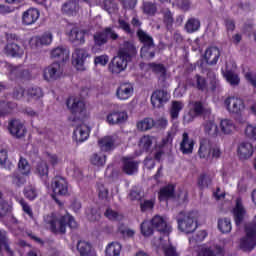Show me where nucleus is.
Wrapping results in <instances>:
<instances>
[{
	"label": "nucleus",
	"mask_w": 256,
	"mask_h": 256,
	"mask_svg": "<svg viewBox=\"0 0 256 256\" xmlns=\"http://www.w3.org/2000/svg\"><path fill=\"white\" fill-rule=\"evenodd\" d=\"M7 159H8L7 150H1L0 151V165H1V167H4V169L11 170V167H13V164H8L7 167L5 166V165H7Z\"/></svg>",
	"instance_id": "13d9d810"
},
{
	"label": "nucleus",
	"mask_w": 256,
	"mask_h": 256,
	"mask_svg": "<svg viewBox=\"0 0 256 256\" xmlns=\"http://www.w3.org/2000/svg\"><path fill=\"white\" fill-rule=\"evenodd\" d=\"M77 251L80 253V256H93V246L87 241H78Z\"/></svg>",
	"instance_id": "473e14b6"
},
{
	"label": "nucleus",
	"mask_w": 256,
	"mask_h": 256,
	"mask_svg": "<svg viewBox=\"0 0 256 256\" xmlns=\"http://www.w3.org/2000/svg\"><path fill=\"white\" fill-rule=\"evenodd\" d=\"M138 131H149L155 127V120L153 118H144L137 122Z\"/></svg>",
	"instance_id": "c9c22d12"
},
{
	"label": "nucleus",
	"mask_w": 256,
	"mask_h": 256,
	"mask_svg": "<svg viewBox=\"0 0 256 256\" xmlns=\"http://www.w3.org/2000/svg\"><path fill=\"white\" fill-rule=\"evenodd\" d=\"M153 143H157V139H155V137L144 135L142 138H140L139 148L142 149V151H149Z\"/></svg>",
	"instance_id": "72a5a7b5"
},
{
	"label": "nucleus",
	"mask_w": 256,
	"mask_h": 256,
	"mask_svg": "<svg viewBox=\"0 0 256 256\" xmlns=\"http://www.w3.org/2000/svg\"><path fill=\"white\" fill-rule=\"evenodd\" d=\"M129 119V115L126 111L111 110L106 115V123L108 125H121Z\"/></svg>",
	"instance_id": "9b49d317"
},
{
	"label": "nucleus",
	"mask_w": 256,
	"mask_h": 256,
	"mask_svg": "<svg viewBox=\"0 0 256 256\" xmlns=\"http://www.w3.org/2000/svg\"><path fill=\"white\" fill-rule=\"evenodd\" d=\"M218 229L221 233H231V219L222 218L218 220Z\"/></svg>",
	"instance_id": "79ce46f5"
},
{
	"label": "nucleus",
	"mask_w": 256,
	"mask_h": 256,
	"mask_svg": "<svg viewBox=\"0 0 256 256\" xmlns=\"http://www.w3.org/2000/svg\"><path fill=\"white\" fill-rule=\"evenodd\" d=\"M53 43V34L46 32L42 36H34L30 39L29 45L31 49H39L43 45H51Z\"/></svg>",
	"instance_id": "ddd939ff"
},
{
	"label": "nucleus",
	"mask_w": 256,
	"mask_h": 256,
	"mask_svg": "<svg viewBox=\"0 0 256 256\" xmlns=\"http://www.w3.org/2000/svg\"><path fill=\"white\" fill-rule=\"evenodd\" d=\"M104 216L106 219H109V221H123V214H119V212L108 208L105 212H104Z\"/></svg>",
	"instance_id": "a18cd8bd"
},
{
	"label": "nucleus",
	"mask_w": 256,
	"mask_h": 256,
	"mask_svg": "<svg viewBox=\"0 0 256 256\" xmlns=\"http://www.w3.org/2000/svg\"><path fill=\"white\" fill-rule=\"evenodd\" d=\"M219 57H221V51H219L217 47H209L204 53V59L208 65H216L219 61Z\"/></svg>",
	"instance_id": "cd10ccee"
},
{
	"label": "nucleus",
	"mask_w": 256,
	"mask_h": 256,
	"mask_svg": "<svg viewBox=\"0 0 256 256\" xmlns=\"http://www.w3.org/2000/svg\"><path fill=\"white\" fill-rule=\"evenodd\" d=\"M155 207V201L154 200H145L144 202L140 203V209L142 213H145V211H149Z\"/></svg>",
	"instance_id": "e2e57ef3"
},
{
	"label": "nucleus",
	"mask_w": 256,
	"mask_h": 256,
	"mask_svg": "<svg viewBox=\"0 0 256 256\" xmlns=\"http://www.w3.org/2000/svg\"><path fill=\"white\" fill-rule=\"evenodd\" d=\"M149 66L152 69V71H154L155 73H158L161 77H165L167 73V70H165V66L161 64H155V63H151Z\"/></svg>",
	"instance_id": "4d7b16f0"
},
{
	"label": "nucleus",
	"mask_w": 256,
	"mask_h": 256,
	"mask_svg": "<svg viewBox=\"0 0 256 256\" xmlns=\"http://www.w3.org/2000/svg\"><path fill=\"white\" fill-rule=\"evenodd\" d=\"M69 53V49L66 47L58 46L51 50L50 57L59 63H65V61H69Z\"/></svg>",
	"instance_id": "4be33fe9"
},
{
	"label": "nucleus",
	"mask_w": 256,
	"mask_h": 256,
	"mask_svg": "<svg viewBox=\"0 0 256 256\" xmlns=\"http://www.w3.org/2000/svg\"><path fill=\"white\" fill-rule=\"evenodd\" d=\"M177 223L178 229H180L182 233H194L197 229V212L190 211L187 214L180 212Z\"/></svg>",
	"instance_id": "7ed1b4c3"
},
{
	"label": "nucleus",
	"mask_w": 256,
	"mask_h": 256,
	"mask_svg": "<svg viewBox=\"0 0 256 256\" xmlns=\"http://www.w3.org/2000/svg\"><path fill=\"white\" fill-rule=\"evenodd\" d=\"M67 107L78 119H83L86 115L85 101L81 97L71 96L67 100Z\"/></svg>",
	"instance_id": "0eeeda50"
},
{
	"label": "nucleus",
	"mask_w": 256,
	"mask_h": 256,
	"mask_svg": "<svg viewBox=\"0 0 256 256\" xmlns=\"http://www.w3.org/2000/svg\"><path fill=\"white\" fill-rule=\"evenodd\" d=\"M246 213L247 212L245 211V208L243 207L241 200L237 199L236 206L233 209V215H234V221H235L236 227H239L243 223Z\"/></svg>",
	"instance_id": "c85d7f7f"
},
{
	"label": "nucleus",
	"mask_w": 256,
	"mask_h": 256,
	"mask_svg": "<svg viewBox=\"0 0 256 256\" xmlns=\"http://www.w3.org/2000/svg\"><path fill=\"white\" fill-rule=\"evenodd\" d=\"M121 249L119 242H111L105 249L106 256H119L121 255Z\"/></svg>",
	"instance_id": "e433bc0d"
},
{
	"label": "nucleus",
	"mask_w": 256,
	"mask_h": 256,
	"mask_svg": "<svg viewBox=\"0 0 256 256\" xmlns=\"http://www.w3.org/2000/svg\"><path fill=\"white\" fill-rule=\"evenodd\" d=\"M143 11L146 15H155L157 13V6L151 2H145L143 4Z\"/></svg>",
	"instance_id": "5fc2aeb1"
},
{
	"label": "nucleus",
	"mask_w": 256,
	"mask_h": 256,
	"mask_svg": "<svg viewBox=\"0 0 256 256\" xmlns=\"http://www.w3.org/2000/svg\"><path fill=\"white\" fill-rule=\"evenodd\" d=\"M8 130L13 137H17V139H21V137H25L27 134V128H25V124L21 120H11L8 123Z\"/></svg>",
	"instance_id": "4468645a"
},
{
	"label": "nucleus",
	"mask_w": 256,
	"mask_h": 256,
	"mask_svg": "<svg viewBox=\"0 0 256 256\" xmlns=\"http://www.w3.org/2000/svg\"><path fill=\"white\" fill-rule=\"evenodd\" d=\"M63 76V68L59 62H54L46 67L43 71L45 81H57Z\"/></svg>",
	"instance_id": "6e6552de"
},
{
	"label": "nucleus",
	"mask_w": 256,
	"mask_h": 256,
	"mask_svg": "<svg viewBox=\"0 0 256 256\" xmlns=\"http://www.w3.org/2000/svg\"><path fill=\"white\" fill-rule=\"evenodd\" d=\"M160 202L165 201L169 203L172 201L177 205H183L189 201V194L187 193H160L158 196Z\"/></svg>",
	"instance_id": "1a4fd4ad"
},
{
	"label": "nucleus",
	"mask_w": 256,
	"mask_h": 256,
	"mask_svg": "<svg viewBox=\"0 0 256 256\" xmlns=\"http://www.w3.org/2000/svg\"><path fill=\"white\" fill-rule=\"evenodd\" d=\"M208 79H210L211 91H215V89H217V87L219 86V80H217V75H215V72H209Z\"/></svg>",
	"instance_id": "052dcab7"
},
{
	"label": "nucleus",
	"mask_w": 256,
	"mask_h": 256,
	"mask_svg": "<svg viewBox=\"0 0 256 256\" xmlns=\"http://www.w3.org/2000/svg\"><path fill=\"white\" fill-rule=\"evenodd\" d=\"M98 145L102 153H109L115 149L116 145H119V138L117 136H105L98 141Z\"/></svg>",
	"instance_id": "f3484780"
},
{
	"label": "nucleus",
	"mask_w": 256,
	"mask_h": 256,
	"mask_svg": "<svg viewBox=\"0 0 256 256\" xmlns=\"http://www.w3.org/2000/svg\"><path fill=\"white\" fill-rule=\"evenodd\" d=\"M135 93V88L133 84L129 82L121 83L116 90V97L119 101H129Z\"/></svg>",
	"instance_id": "9d476101"
},
{
	"label": "nucleus",
	"mask_w": 256,
	"mask_h": 256,
	"mask_svg": "<svg viewBox=\"0 0 256 256\" xmlns=\"http://www.w3.org/2000/svg\"><path fill=\"white\" fill-rule=\"evenodd\" d=\"M51 190L53 193H67L69 191V183L61 176H56L52 180Z\"/></svg>",
	"instance_id": "412c9836"
},
{
	"label": "nucleus",
	"mask_w": 256,
	"mask_h": 256,
	"mask_svg": "<svg viewBox=\"0 0 256 256\" xmlns=\"http://www.w3.org/2000/svg\"><path fill=\"white\" fill-rule=\"evenodd\" d=\"M3 247L9 256H14L13 250L9 246V239L5 234H0V252L3 251Z\"/></svg>",
	"instance_id": "c03bdc74"
},
{
	"label": "nucleus",
	"mask_w": 256,
	"mask_h": 256,
	"mask_svg": "<svg viewBox=\"0 0 256 256\" xmlns=\"http://www.w3.org/2000/svg\"><path fill=\"white\" fill-rule=\"evenodd\" d=\"M18 169L22 175H29L31 173V166L29 165V162H27L26 159L20 158L18 162Z\"/></svg>",
	"instance_id": "8fccbe9b"
},
{
	"label": "nucleus",
	"mask_w": 256,
	"mask_h": 256,
	"mask_svg": "<svg viewBox=\"0 0 256 256\" xmlns=\"http://www.w3.org/2000/svg\"><path fill=\"white\" fill-rule=\"evenodd\" d=\"M35 173L39 175V177H47L49 175V166L47 165V161L40 160L37 162L35 166Z\"/></svg>",
	"instance_id": "4c0bfd02"
},
{
	"label": "nucleus",
	"mask_w": 256,
	"mask_h": 256,
	"mask_svg": "<svg viewBox=\"0 0 256 256\" xmlns=\"http://www.w3.org/2000/svg\"><path fill=\"white\" fill-rule=\"evenodd\" d=\"M45 224L50 226L51 233L57 235V233H61V235H65L67 233V227L70 229H77V221L71 215L61 216L59 219L52 215H47L44 218Z\"/></svg>",
	"instance_id": "f03ea898"
},
{
	"label": "nucleus",
	"mask_w": 256,
	"mask_h": 256,
	"mask_svg": "<svg viewBox=\"0 0 256 256\" xmlns=\"http://www.w3.org/2000/svg\"><path fill=\"white\" fill-rule=\"evenodd\" d=\"M201 128L208 137H217L219 135V126H217L213 117L205 119Z\"/></svg>",
	"instance_id": "6ab92c4d"
},
{
	"label": "nucleus",
	"mask_w": 256,
	"mask_h": 256,
	"mask_svg": "<svg viewBox=\"0 0 256 256\" xmlns=\"http://www.w3.org/2000/svg\"><path fill=\"white\" fill-rule=\"evenodd\" d=\"M224 107L230 115L241 116L245 113L247 105H245V100L239 96H228L224 100Z\"/></svg>",
	"instance_id": "20e7f679"
},
{
	"label": "nucleus",
	"mask_w": 256,
	"mask_h": 256,
	"mask_svg": "<svg viewBox=\"0 0 256 256\" xmlns=\"http://www.w3.org/2000/svg\"><path fill=\"white\" fill-rule=\"evenodd\" d=\"M164 255L165 256H179V253H177V248H175V246L169 245L164 248Z\"/></svg>",
	"instance_id": "774afa93"
},
{
	"label": "nucleus",
	"mask_w": 256,
	"mask_h": 256,
	"mask_svg": "<svg viewBox=\"0 0 256 256\" xmlns=\"http://www.w3.org/2000/svg\"><path fill=\"white\" fill-rule=\"evenodd\" d=\"M195 81L196 87H198V89H200L201 91H205V89H207V82L205 81V78L196 75Z\"/></svg>",
	"instance_id": "0e129e2a"
},
{
	"label": "nucleus",
	"mask_w": 256,
	"mask_h": 256,
	"mask_svg": "<svg viewBox=\"0 0 256 256\" xmlns=\"http://www.w3.org/2000/svg\"><path fill=\"white\" fill-rule=\"evenodd\" d=\"M4 53H6L8 57H23V55H25V49L15 42H8L4 48Z\"/></svg>",
	"instance_id": "bb28decb"
},
{
	"label": "nucleus",
	"mask_w": 256,
	"mask_h": 256,
	"mask_svg": "<svg viewBox=\"0 0 256 256\" xmlns=\"http://www.w3.org/2000/svg\"><path fill=\"white\" fill-rule=\"evenodd\" d=\"M154 229L153 225H151V221L149 222L148 220H144L140 225V231L144 237H151L154 233Z\"/></svg>",
	"instance_id": "a19ab883"
},
{
	"label": "nucleus",
	"mask_w": 256,
	"mask_h": 256,
	"mask_svg": "<svg viewBox=\"0 0 256 256\" xmlns=\"http://www.w3.org/2000/svg\"><path fill=\"white\" fill-rule=\"evenodd\" d=\"M220 128L224 135H231L235 131V123L233 120L224 119L220 122Z\"/></svg>",
	"instance_id": "58836bf2"
},
{
	"label": "nucleus",
	"mask_w": 256,
	"mask_h": 256,
	"mask_svg": "<svg viewBox=\"0 0 256 256\" xmlns=\"http://www.w3.org/2000/svg\"><path fill=\"white\" fill-rule=\"evenodd\" d=\"M9 213V203L3 199V193H0V217H5Z\"/></svg>",
	"instance_id": "864d4df0"
},
{
	"label": "nucleus",
	"mask_w": 256,
	"mask_h": 256,
	"mask_svg": "<svg viewBox=\"0 0 256 256\" xmlns=\"http://www.w3.org/2000/svg\"><path fill=\"white\" fill-rule=\"evenodd\" d=\"M201 27V22L197 18H190L185 24V29L187 33H195V31H199Z\"/></svg>",
	"instance_id": "ea45409f"
},
{
	"label": "nucleus",
	"mask_w": 256,
	"mask_h": 256,
	"mask_svg": "<svg viewBox=\"0 0 256 256\" xmlns=\"http://www.w3.org/2000/svg\"><path fill=\"white\" fill-rule=\"evenodd\" d=\"M39 10L36 8H30L23 12L22 14V23L23 25H34V23H37V20L39 19Z\"/></svg>",
	"instance_id": "a878e982"
},
{
	"label": "nucleus",
	"mask_w": 256,
	"mask_h": 256,
	"mask_svg": "<svg viewBox=\"0 0 256 256\" xmlns=\"http://www.w3.org/2000/svg\"><path fill=\"white\" fill-rule=\"evenodd\" d=\"M221 148L217 145H212L209 139L200 140V147L198 150V155L200 159H208L211 155L212 159H219L221 157Z\"/></svg>",
	"instance_id": "39448f33"
},
{
	"label": "nucleus",
	"mask_w": 256,
	"mask_h": 256,
	"mask_svg": "<svg viewBox=\"0 0 256 256\" xmlns=\"http://www.w3.org/2000/svg\"><path fill=\"white\" fill-rule=\"evenodd\" d=\"M89 57V52L85 49H76L72 54V65H74L77 71H83L85 69V59Z\"/></svg>",
	"instance_id": "f8f14e48"
},
{
	"label": "nucleus",
	"mask_w": 256,
	"mask_h": 256,
	"mask_svg": "<svg viewBox=\"0 0 256 256\" xmlns=\"http://www.w3.org/2000/svg\"><path fill=\"white\" fill-rule=\"evenodd\" d=\"M136 54L137 48H135V45L132 44V42H124L123 47H121L118 52V55L111 60L108 66L110 73L113 75L123 73V71L127 69V63H129L131 57Z\"/></svg>",
	"instance_id": "f257e3e1"
},
{
	"label": "nucleus",
	"mask_w": 256,
	"mask_h": 256,
	"mask_svg": "<svg viewBox=\"0 0 256 256\" xmlns=\"http://www.w3.org/2000/svg\"><path fill=\"white\" fill-rule=\"evenodd\" d=\"M27 95L31 99H39L43 97V92L41 91V88H30L28 89Z\"/></svg>",
	"instance_id": "bf43d9fd"
},
{
	"label": "nucleus",
	"mask_w": 256,
	"mask_h": 256,
	"mask_svg": "<svg viewBox=\"0 0 256 256\" xmlns=\"http://www.w3.org/2000/svg\"><path fill=\"white\" fill-rule=\"evenodd\" d=\"M209 185H211V177L202 174L198 178V186L200 187V189H205V187H209Z\"/></svg>",
	"instance_id": "6e6d98bb"
},
{
	"label": "nucleus",
	"mask_w": 256,
	"mask_h": 256,
	"mask_svg": "<svg viewBox=\"0 0 256 256\" xmlns=\"http://www.w3.org/2000/svg\"><path fill=\"white\" fill-rule=\"evenodd\" d=\"M211 113V109L209 108H204L203 104L201 102H194L193 107L191 110V113H193V116L188 115L184 116V122L185 123H191L197 115H203V113Z\"/></svg>",
	"instance_id": "393cba45"
},
{
	"label": "nucleus",
	"mask_w": 256,
	"mask_h": 256,
	"mask_svg": "<svg viewBox=\"0 0 256 256\" xmlns=\"http://www.w3.org/2000/svg\"><path fill=\"white\" fill-rule=\"evenodd\" d=\"M107 34L105 32H96L94 34V43L97 47H102V45H105L107 43Z\"/></svg>",
	"instance_id": "3c124183"
},
{
	"label": "nucleus",
	"mask_w": 256,
	"mask_h": 256,
	"mask_svg": "<svg viewBox=\"0 0 256 256\" xmlns=\"http://www.w3.org/2000/svg\"><path fill=\"white\" fill-rule=\"evenodd\" d=\"M222 75L226 79L227 83L231 85V87H237V85L241 83L239 75H237L235 71L229 70V65H226V70L222 69Z\"/></svg>",
	"instance_id": "c756f323"
},
{
	"label": "nucleus",
	"mask_w": 256,
	"mask_h": 256,
	"mask_svg": "<svg viewBox=\"0 0 256 256\" xmlns=\"http://www.w3.org/2000/svg\"><path fill=\"white\" fill-rule=\"evenodd\" d=\"M46 161L50 163V165L55 167V165H59L61 160L59 159V156H57L56 154H47Z\"/></svg>",
	"instance_id": "69168bd1"
},
{
	"label": "nucleus",
	"mask_w": 256,
	"mask_h": 256,
	"mask_svg": "<svg viewBox=\"0 0 256 256\" xmlns=\"http://www.w3.org/2000/svg\"><path fill=\"white\" fill-rule=\"evenodd\" d=\"M253 153H255V149L253 148V144L249 141L241 142L237 148V155L240 161H248L253 157Z\"/></svg>",
	"instance_id": "dca6fc26"
},
{
	"label": "nucleus",
	"mask_w": 256,
	"mask_h": 256,
	"mask_svg": "<svg viewBox=\"0 0 256 256\" xmlns=\"http://www.w3.org/2000/svg\"><path fill=\"white\" fill-rule=\"evenodd\" d=\"M68 31H70L68 33L70 41H72L73 43H79L80 45L85 43V32L79 31L74 26H69Z\"/></svg>",
	"instance_id": "7c9ffc66"
},
{
	"label": "nucleus",
	"mask_w": 256,
	"mask_h": 256,
	"mask_svg": "<svg viewBox=\"0 0 256 256\" xmlns=\"http://www.w3.org/2000/svg\"><path fill=\"white\" fill-rule=\"evenodd\" d=\"M107 63H109V56L107 54L96 56L94 58L95 67H106Z\"/></svg>",
	"instance_id": "603ef678"
},
{
	"label": "nucleus",
	"mask_w": 256,
	"mask_h": 256,
	"mask_svg": "<svg viewBox=\"0 0 256 256\" xmlns=\"http://www.w3.org/2000/svg\"><path fill=\"white\" fill-rule=\"evenodd\" d=\"M123 171L126 175H135L139 171V163L133 160V158H124Z\"/></svg>",
	"instance_id": "2f4dec72"
},
{
	"label": "nucleus",
	"mask_w": 256,
	"mask_h": 256,
	"mask_svg": "<svg viewBox=\"0 0 256 256\" xmlns=\"http://www.w3.org/2000/svg\"><path fill=\"white\" fill-rule=\"evenodd\" d=\"M183 107H185V105L181 101L172 102V107L170 110V115L172 119H177V117H179V113H181V111L183 110Z\"/></svg>",
	"instance_id": "37998d69"
},
{
	"label": "nucleus",
	"mask_w": 256,
	"mask_h": 256,
	"mask_svg": "<svg viewBox=\"0 0 256 256\" xmlns=\"http://www.w3.org/2000/svg\"><path fill=\"white\" fill-rule=\"evenodd\" d=\"M169 101V93L165 90H156L151 95V103L153 107H161L164 103Z\"/></svg>",
	"instance_id": "5701e85b"
},
{
	"label": "nucleus",
	"mask_w": 256,
	"mask_h": 256,
	"mask_svg": "<svg viewBox=\"0 0 256 256\" xmlns=\"http://www.w3.org/2000/svg\"><path fill=\"white\" fill-rule=\"evenodd\" d=\"M90 163H92V165H96V167H103L105 166V163H107V155L102 151L94 153L90 158Z\"/></svg>",
	"instance_id": "f704fd0d"
},
{
	"label": "nucleus",
	"mask_w": 256,
	"mask_h": 256,
	"mask_svg": "<svg viewBox=\"0 0 256 256\" xmlns=\"http://www.w3.org/2000/svg\"><path fill=\"white\" fill-rule=\"evenodd\" d=\"M195 147V140L189 136V133L184 132L181 136L180 151L183 155H191Z\"/></svg>",
	"instance_id": "a211bd4d"
},
{
	"label": "nucleus",
	"mask_w": 256,
	"mask_h": 256,
	"mask_svg": "<svg viewBox=\"0 0 256 256\" xmlns=\"http://www.w3.org/2000/svg\"><path fill=\"white\" fill-rule=\"evenodd\" d=\"M244 134L247 139H250V141H256V125L247 124L244 129Z\"/></svg>",
	"instance_id": "09e8293b"
},
{
	"label": "nucleus",
	"mask_w": 256,
	"mask_h": 256,
	"mask_svg": "<svg viewBox=\"0 0 256 256\" xmlns=\"http://www.w3.org/2000/svg\"><path fill=\"white\" fill-rule=\"evenodd\" d=\"M118 231L120 232L121 235H123L124 237H128V238L134 237V235H135V230L126 228L123 224H121L118 227Z\"/></svg>",
	"instance_id": "680f3d73"
},
{
	"label": "nucleus",
	"mask_w": 256,
	"mask_h": 256,
	"mask_svg": "<svg viewBox=\"0 0 256 256\" xmlns=\"http://www.w3.org/2000/svg\"><path fill=\"white\" fill-rule=\"evenodd\" d=\"M150 223L152 227L162 233V235H169L171 233V226L167 224V220L160 215H155L151 220Z\"/></svg>",
	"instance_id": "2eb2a0df"
},
{
	"label": "nucleus",
	"mask_w": 256,
	"mask_h": 256,
	"mask_svg": "<svg viewBox=\"0 0 256 256\" xmlns=\"http://www.w3.org/2000/svg\"><path fill=\"white\" fill-rule=\"evenodd\" d=\"M79 0H69L62 4L61 11L68 17H75L79 13Z\"/></svg>",
	"instance_id": "b1692460"
},
{
	"label": "nucleus",
	"mask_w": 256,
	"mask_h": 256,
	"mask_svg": "<svg viewBox=\"0 0 256 256\" xmlns=\"http://www.w3.org/2000/svg\"><path fill=\"white\" fill-rule=\"evenodd\" d=\"M89 133H91L89 126L80 124L74 130L73 139L76 143H83L89 139Z\"/></svg>",
	"instance_id": "aec40b11"
},
{
	"label": "nucleus",
	"mask_w": 256,
	"mask_h": 256,
	"mask_svg": "<svg viewBox=\"0 0 256 256\" xmlns=\"http://www.w3.org/2000/svg\"><path fill=\"white\" fill-rule=\"evenodd\" d=\"M244 77L246 79V81H248V83H251V85H253V87H256V73L255 72H246L244 74Z\"/></svg>",
	"instance_id": "338daca9"
},
{
	"label": "nucleus",
	"mask_w": 256,
	"mask_h": 256,
	"mask_svg": "<svg viewBox=\"0 0 256 256\" xmlns=\"http://www.w3.org/2000/svg\"><path fill=\"white\" fill-rule=\"evenodd\" d=\"M17 105L15 103H9L5 101L0 102V117L3 115H7V113H11L13 109H15Z\"/></svg>",
	"instance_id": "de8ad7c7"
},
{
	"label": "nucleus",
	"mask_w": 256,
	"mask_h": 256,
	"mask_svg": "<svg viewBox=\"0 0 256 256\" xmlns=\"http://www.w3.org/2000/svg\"><path fill=\"white\" fill-rule=\"evenodd\" d=\"M68 173L74 177L77 181L83 180V172H81V169L77 167L74 163L70 164V167H68Z\"/></svg>",
	"instance_id": "49530a36"
},
{
	"label": "nucleus",
	"mask_w": 256,
	"mask_h": 256,
	"mask_svg": "<svg viewBox=\"0 0 256 256\" xmlns=\"http://www.w3.org/2000/svg\"><path fill=\"white\" fill-rule=\"evenodd\" d=\"M137 36L141 43H143V47L141 48V57L144 59H153L155 57V51H153L154 44H153V37L147 34V32L139 29L137 31Z\"/></svg>",
	"instance_id": "423d86ee"
}]
</instances>
